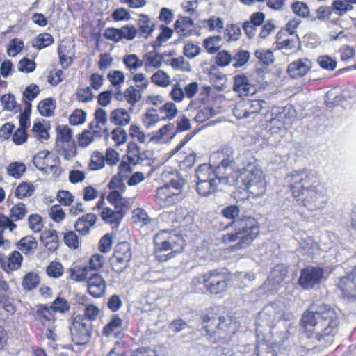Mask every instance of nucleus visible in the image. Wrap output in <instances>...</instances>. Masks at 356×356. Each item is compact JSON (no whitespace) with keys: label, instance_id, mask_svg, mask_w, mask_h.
<instances>
[{"label":"nucleus","instance_id":"1","mask_svg":"<svg viewBox=\"0 0 356 356\" xmlns=\"http://www.w3.org/2000/svg\"><path fill=\"white\" fill-rule=\"evenodd\" d=\"M284 181L293 197L308 210L321 212L326 207L329 197L319 172L308 169L293 170L286 175Z\"/></svg>","mask_w":356,"mask_h":356},{"label":"nucleus","instance_id":"2","mask_svg":"<svg viewBox=\"0 0 356 356\" xmlns=\"http://www.w3.org/2000/svg\"><path fill=\"white\" fill-rule=\"evenodd\" d=\"M302 325L308 337L321 340L334 337L338 331L339 319L337 311L329 305L313 303L301 318Z\"/></svg>","mask_w":356,"mask_h":356},{"label":"nucleus","instance_id":"3","mask_svg":"<svg viewBox=\"0 0 356 356\" xmlns=\"http://www.w3.org/2000/svg\"><path fill=\"white\" fill-rule=\"evenodd\" d=\"M232 167L234 168L232 175H237V182L240 179L252 197H260L266 193L265 175L250 154L244 153L235 157L233 153Z\"/></svg>","mask_w":356,"mask_h":356},{"label":"nucleus","instance_id":"4","mask_svg":"<svg viewBox=\"0 0 356 356\" xmlns=\"http://www.w3.org/2000/svg\"><path fill=\"white\" fill-rule=\"evenodd\" d=\"M240 213L239 208L236 205L225 207L222 211V216L227 219L233 220L236 232L229 234H222L221 238L224 243L236 242L234 249H244L248 247L259 233V227L254 218L247 217L236 219Z\"/></svg>","mask_w":356,"mask_h":356},{"label":"nucleus","instance_id":"5","mask_svg":"<svg viewBox=\"0 0 356 356\" xmlns=\"http://www.w3.org/2000/svg\"><path fill=\"white\" fill-rule=\"evenodd\" d=\"M233 150L230 148H223L221 151L212 154L211 159H220V162L215 168L209 164L200 165L196 170L197 180H200V173L205 174L207 179L205 181L211 182V179H220V182L228 185L237 184V175H232V158Z\"/></svg>","mask_w":356,"mask_h":356},{"label":"nucleus","instance_id":"6","mask_svg":"<svg viewBox=\"0 0 356 356\" xmlns=\"http://www.w3.org/2000/svg\"><path fill=\"white\" fill-rule=\"evenodd\" d=\"M294 318L290 312L286 310L285 306L280 302H274L266 305L259 312L255 325L256 332L263 333L265 331L273 332L275 329L281 332L286 330L287 323H291Z\"/></svg>","mask_w":356,"mask_h":356},{"label":"nucleus","instance_id":"7","mask_svg":"<svg viewBox=\"0 0 356 356\" xmlns=\"http://www.w3.org/2000/svg\"><path fill=\"white\" fill-rule=\"evenodd\" d=\"M161 178L165 183L156 190L158 202L163 207H168L182 201L185 197L183 192L185 181L177 172L164 171Z\"/></svg>","mask_w":356,"mask_h":356},{"label":"nucleus","instance_id":"8","mask_svg":"<svg viewBox=\"0 0 356 356\" xmlns=\"http://www.w3.org/2000/svg\"><path fill=\"white\" fill-rule=\"evenodd\" d=\"M202 319L206 323L207 339L213 343L227 342L238 329V323L229 316L216 318L212 314H206L202 316Z\"/></svg>","mask_w":356,"mask_h":356},{"label":"nucleus","instance_id":"9","mask_svg":"<svg viewBox=\"0 0 356 356\" xmlns=\"http://www.w3.org/2000/svg\"><path fill=\"white\" fill-rule=\"evenodd\" d=\"M154 243L156 252L171 250L172 252L166 255L168 258H171L183 250L184 240L174 231L161 230L154 236Z\"/></svg>","mask_w":356,"mask_h":356},{"label":"nucleus","instance_id":"10","mask_svg":"<svg viewBox=\"0 0 356 356\" xmlns=\"http://www.w3.org/2000/svg\"><path fill=\"white\" fill-rule=\"evenodd\" d=\"M192 283L194 285L203 284L211 293L218 294L227 289L228 279L224 273L213 270L195 277Z\"/></svg>","mask_w":356,"mask_h":356},{"label":"nucleus","instance_id":"11","mask_svg":"<svg viewBox=\"0 0 356 356\" xmlns=\"http://www.w3.org/2000/svg\"><path fill=\"white\" fill-rule=\"evenodd\" d=\"M72 341L76 344H86L91 339L92 325L81 315L73 319L70 328Z\"/></svg>","mask_w":356,"mask_h":356},{"label":"nucleus","instance_id":"12","mask_svg":"<svg viewBox=\"0 0 356 356\" xmlns=\"http://www.w3.org/2000/svg\"><path fill=\"white\" fill-rule=\"evenodd\" d=\"M266 105V102L261 99L242 100L235 105L233 114L238 119L254 118Z\"/></svg>","mask_w":356,"mask_h":356},{"label":"nucleus","instance_id":"13","mask_svg":"<svg viewBox=\"0 0 356 356\" xmlns=\"http://www.w3.org/2000/svg\"><path fill=\"white\" fill-rule=\"evenodd\" d=\"M337 286L343 298L350 300L356 298V266L350 273L339 278Z\"/></svg>","mask_w":356,"mask_h":356},{"label":"nucleus","instance_id":"14","mask_svg":"<svg viewBox=\"0 0 356 356\" xmlns=\"http://www.w3.org/2000/svg\"><path fill=\"white\" fill-rule=\"evenodd\" d=\"M33 162L39 170L50 173L58 167V158L50 152L40 151L33 157Z\"/></svg>","mask_w":356,"mask_h":356},{"label":"nucleus","instance_id":"15","mask_svg":"<svg viewBox=\"0 0 356 356\" xmlns=\"http://www.w3.org/2000/svg\"><path fill=\"white\" fill-rule=\"evenodd\" d=\"M323 277V270L322 268L308 267L302 270L299 284L302 288L309 289L318 284Z\"/></svg>","mask_w":356,"mask_h":356},{"label":"nucleus","instance_id":"16","mask_svg":"<svg viewBox=\"0 0 356 356\" xmlns=\"http://www.w3.org/2000/svg\"><path fill=\"white\" fill-rule=\"evenodd\" d=\"M232 89L240 97L253 95L257 90L255 85L252 84L244 74H238L234 76Z\"/></svg>","mask_w":356,"mask_h":356},{"label":"nucleus","instance_id":"17","mask_svg":"<svg viewBox=\"0 0 356 356\" xmlns=\"http://www.w3.org/2000/svg\"><path fill=\"white\" fill-rule=\"evenodd\" d=\"M89 293L95 298H99L106 293V284L102 275L93 273L87 280Z\"/></svg>","mask_w":356,"mask_h":356},{"label":"nucleus","instance_id":"18","mask_svg":"<svg viewBox=\"0 0 356 356\" xmlns=\"http://www.w3.org/2000/svg\"><path fill=\"white\" fill-rule=\"evenodd\" d=\"M22 261V255L18 251H13L9 256H6L3 252L0 254V266L6 273L18 270Z\"/></svg>","mask_w":356,"mask_h":356},{"label":"nucleus","instance_id":"19","mask_svg":"<svg viewBox=\"0 0 356 356\" xmlns=\"http://www.w3.org/2000/svg\"><path fill=\"white\" fill-rule=\"evenodd\" d=\"M312 67V61L302 58L291 63L288 65L287 72L292 78H300L307 74Z\"/></svg>","mask_w":356,"mask_h":356},{"label":"nucleus","instance_id":"20","mask_svg":"<svg viewBox=\"0 0 356 356\" xmlns=\"http://www.w3.org/2000/svg\"><path fill=\"white\" fill-rule=\"evenodd\" d=\"M97 216L92 213H88L79 217L74 223V228L82 236L89 234L90 229L97 222Z\"/></svg>","mask_w":356,"mask_h":356},{"label":"nucleus","instance_id":"21","mask_svg":"<svg viewBox=\"0 0 356 356\" xmlns=\"http://www.w3.org/2000/svg\"><path fill=\"white\" fill-rule=\"evenodd\" d=\"M138 38L147 39L153 33L155 23L152 18L148 15L140 14L137 20Z\"/></svg>","mask_w":356,"mask_h":356},{"label":"nucleus","instance_id":"22","mask_svg":"<svg viewBox=\"0 0 356 356\" xmlns=\"http://www.w3.org/2000/svg\"><path fill=\"white\" fill-rule=\"evenodd\" d=\"M170 218L172 222L177 223V226L182 227L185 229L193 222V216L184 207L177 208L170 214Z\"/></svg>","mask_w":356,"mask_h":356},{"label":"nucleus","instance_id":"23","mask_svg":"<svg viewBox=\"0 0 356 356\" xmlns=\"http://www.w3.org/2000/svg\"><path fill=\"white\" fill-rule=\"evenodd\" d=\"M286 274V268L282 264L277 265L271 270L265 284L271 286L272 290H275L284 281Z\"/></svg>","mask_w":356,"mask_h":356},{"label":"nucleus","instance_id":"24","mask_svg":"<svg viewBox=\"0 0 356 356\" xmlns=\"http://www.w3.org/2000/svg\"><path fill=\"white\" fill-rule=\"evenodd\" d=\"M208 177L205 174L200 173V180H197V191L201 196H207L213 193H215L220 182V179H211V182L205 181V179Z\"/></svg>","mask_w":356,"mask_h":356},{"label":"nucleus","instance_id":"25","mask_svg":"<svg viewBox=\"0 0 356 356\" xmlns=\"http://www.w3.org/2000/svg\"><path fill=\"white\" fill-rule=\"evenodd\" d=\"M60 62L63 68L67 67L74 56V46L70 42H63L58 48Z\"/></svg>","mask_w":356,"mask_h":356},{"label":"nucleus","instance_id":"26","mask_svg":"<svg viewBox=\"0 0 356 356\" xmlns=\"http://www.w3.org/2000/svg\"><path fill=\"white\" fill-rule=\"evenodd\" d=\"M285 108H273L271 112H267L265 115L266 121L269 122L272 127L276 126L277 128H282L286 122L284 120L286 118Z\"/></svg>","mask_w":356,"mask_h":356},{"label":"nucleus","instance_id":"27","mask_svg":"<svg viewBox=\"0 0 356 356\" xmlns=\"http://www.w3.org/2000/svg\"><path fill=\"white\" fill-rule=\"evenodd\" d=\"M142 99V93L134 86H128L124 91V100L129 105V111H132L136 104Z\"/></svg>","mask_w":356,"mask_h":356},{"label":"nucleus","instance_id":"28","mask_svg":"<svg viewBox=\"0 0 356 356\" xmlns=\"http://www.w3.org/2000/svg\"><path fill=\"white\" fill-rule=\"evenodd\" d=\"M40 241L51 251L55 250L58 246V236L53 229L43 231L40 235Z\"/></svg>","mask_w":356,"mask_h":356},{"label":"nucleus","instance_id":"29","mask_svg":"<svg viewBox=\"0 0 356 356\" xmlns=\"http://www.w3.org/2000/svg\"><path fill=\"white\" fill-rule=\"evenodd\" d=\"M193 27V22L188 17H180L175 23V31L183 36L190 35Z\"/></svg>","mask_w":356,"mask_h":356},{"label":"nucleus","instance_id":"30","mask_svg":"<svg viewBox=\"0 0 356 356\" xmlns=\"http://www.w3.org/2000/svg\"><path fill=\"white\" fill-rule=\"evenodd\" d=\"M111 122L118 126H125L129 124L131 117L129 113L124 108H117L113 111L110 115Z\"/></svg>","mask_w":356,"mask_h":356},{"label":"nucleus","instance_id":"31","mask_svg":"<svg viewBox=\"0 0 356 356\" xmlns=\"http://www.w3.org/2000/svg\"><path fill=\"white\" fill-rule=\"evenodd\" d=\"M200 25L209 31L220 33L223 29L224 23L221 18L213 15L208 19H202L200 22Z\"/></svg>","mask_w":356,"mask_h":356},{"label":"nucleus","instance_id":"32","mask_svg":"<svg viewBox=\"0 0 356 356\" xmlns=\"http://www.w3.org/2000/svg\"><path fill=\"white\" fill-rule=\"evenodd\" d=\"M122 62L126 68L130 71L131 73L136 72L143 65L144 63L143 60L136 54L124 55Z\"/></svg>","mask_w":356,"mask_h":356},{"label":"nucleus","instance_id":"33","mask_svg":"<svg viewBox=\"0 0 356 356\" xmlns=\"http://www.w3.org/2000/svg\"><path fill=\"white\" fill-rule=\"evenodd\" d=\"M1 106L3 111L17 113L21 111V107L17 104L15 97L12 94H6L1 97Z\"/></svg>","mask_w":356,"mask_h":356},{"label":"nucleus","instance_id":"34","mask_svg":"<svg viewBox=\"0 0 356 356\" xmlns=\"http://www.w3.org/2000/svg\"><path fill=\"white\" fill-rule=\"evenodd\" d=\"M54 42L53 36L47 32L38 34L33 40V47L37 49H42L50 45Z\"/></svg>","mask_w":356,"mask_h":356},{"label":"nucleus","instance_id":"35","mask_svg":"<svg viewBox=\"0 0 356 356\" xmlns=\"http://www.w3.org/2000/svg\"><path fill=\"white\" fill-rule=\"evenodd\" d=\"M176 159L179 163V165L181 170H186L191 168L195 163L196 160V155L195 153H190L187 156L184 153L177 152L176 153Z\"/></svg>","mask_w":356,"mask_h":356},{"label":"nucleus","instance_id":"36","mask_svg":"<svg viewBox=\"0 0 356 356\" xmlns=\"http://www.w3.org/2000/svg\"><path fill=\"white\" fill-rule=\"evenodd\" d=\"M56 108V101L53 98H47L39 102L38 110L39 113L46 117L54 115Z\"/></svg>","mask_w":356,"mask_h":356},{"label":"nucleus","instance_id":"37","mask_svg":"<svg viewBox=\"0 0 356 356\" xmlns=\"http://www.w3.org/2000/svg\"><path fill=\"white\" fill-rule=\"evenodd\" d=\"M38 246V242L32 236L22 238L18 243V248L24 254L33 252Z\"/></svg>","mask_w":356,"mask_h":356},{"label":"nucleus","instance_id":"38","mask_svg":"<svg viewBox=\"0 0 356 356\" xmlns=\"http://www.w3.org/2000/svg\"><path fill=\"white\" fill-rule=\"evenodd\" d=\"M124 191H111L108 195V200L113 204L121 207H128L130 204L131 199L124 197L122 193Z\"/></svg>","mask_w":356,"mask_h":356},{"label":"nucleus","instance_id":"39","mask_svg":"<svg viewBox=\"0 0 356 356\" xmlns=\"http://www.w3.org/2000/svg\"><path fill=\"white\" fill-rule=\"evenodd\" d=\"M147 71H152L160 67L162 65L160 57L154 51L147 53L143 60Z\"/></svg>","mask_w":356,"mask_h":356},{"label":"nucleus","instance_id":"40","mask_svg":"<svg viewBox=\"0 0 356 356\" xmlns=\"http://www.w3.org/2000/svg\"><path fill=\"white\" fill-rule=\"evenodd\" d=\"M221 40L220 35L210 36L204 40L203 46L209 54H213L220 49Z\"/></svg>","mask_w":356,"mask_h":356},{"label":"nucleus","instance_id":"41","mask_svg":"<svg viewBox=\"0 0 356 356\" xmlns=\"http://www.w3.org/2000/svg\"><path fill=\"white\" fill-rule=\"evenodd\" d=\"M113 256L130 261L132 256L130 244L127 242L119 243L115 248Z\"/></svg>","mask_w":356,"mask_h":356},{"label":"nucleus","instance_id":"42","mask_svg":"<svg viewBox=\"0 0 356 356\" xmlns=\"http://www.w3.org/2000/svg\"><path fill=\"white\" fill-rule=\"evenodd\" d=\"M151 81L160 87H167L170 84V76L163 70H158L151 76Z\"/></svg>","mask_w":356,"mask_h":356},{"label":"nucleus","instance_id":"43","mask_svg":"<svg viewBox=\"0 0 356 356\" xmlns=\"http://www.w3.org/2000/svg\"><path fill=\"white\" fill-rule=\"evenodd\" d=\"M105 163L104 155L101 152L95 151L91 154L88 168L91 170H99L104 167Z\"/></svg>","mask_w":356,"mask_h":356},{"label":"nucleus","instance_id":"44","mask_svg":"<svg viewBox=\"0 0 356 356\" xmlns=\"http://www.w3.org/2000/svg\"><path fill=\"white\" fill-rule=\"evenodd\" d=\"M250 58V54L245 50H239L232 56V65L235 68L241 67L248 63Z\"/></svg>","mask_w":356,"mask_h":356},{"label":"nucleus","instance_id":"45","mask_svg":"<svg viewBox=\"0 0 356 356\" xmlns=\"http://www.w3.org/2000/svg\"><path fill=\"white\" fill-rule=\"evenodd\" d=\"M299 43L300 41L297 35H291L289 38L281 41L277 40L276 42L277 47L284 51L295 49L299 46Z\"/></svg>","mask_w":356,"mask_h":356},{"label":"nucleus","instance_id":"46","mask_svg":"<svg viewBox=\"0 0 356 356\" xmlns=\"http://www.w3.org/2000/svg\"><path fill=\"white\" fill-rule=\"evenodd\" d=\"M26 169L25 165L22 162L11 163L6 168L8 175L15 179L20 178L25 172Z\"/></svg>","mask_w":356,"mask_h":356},{"label":"nucleus","instance_id":"47","mask_svg":"<svg viewBox=\"0 0 356 356\" xmlns=\"http://www.w3.org/2000/svg\"><path fill=\"white\" fill-rule=\"evenodd\" d=\"M70 277L76 282H83L87 278L88 268L86 266H75L70 269Z\"/></svg>","mask_w":356,"mask_h":356},{"label":"nucleus","instance_id":"48","mask_svg":"<svg viewBox=\"0 0 356 356\" xmlns=\"http://www.w3.org/2000/svg\"><path fill=\"white\" fill-rule=\"evenodd\" d=\"M35 191V187L31 183H20L15 189V195L19 198L30 197Z\"/></svg>","mask_w":356,"mask_h":356},{"label":"nucleus","instance_id":"49","mask_svg":"<svg viewBox=\"0 0 356 356\" xmlns=\"http://www.w3.org/2000/svg\"><path fill=\"white\" fill-rule=\"evenodd\" d=\"M101 217L106 222L111 225H118L120 223V214L108 207L103 209Z\"/></svg>","mask_w":356,"mask_h":356},{"label":"nucleus","instance_id":"50","mask_svg":"<svg viewBox=\"0 0 356 356\" xmlns=\"http://www.w3.org/2000/svg\"><path fill=\"white\" fill-rule=\"evenodd\" d=\"M201 53L200 47L195 42H188L183 47V54L188 59H194Z\"/></svg>","mask_w":356,"mask_h":356},{"label":"nucleus","instance_id":"51","mask_svg":"<svg viewBox=\"0 0 356 356\" xmlns=\"http://www.w3.org/2000/svg\"><path fill=\"white\" fill-rule=\"evenodd\" d=\"M216 114V112L212 107L204 106L197 112L194 120L197 123H203Z\"/></svg>","mask_w":356,"mask_h":356},{"label":"nucleus","instance_id":"52","mask_svg":"<svg viewBox=\"0 0 356 356\" xmlns=\"http://www.w3.org/2000/svg\"><path fill=\"white\" fill-rule=\"evenodd\" d=\"M107 79L113 86L119 88L125 81V75L120 70H112L107 74Z\"/></svg>","mask_w":356,"mask_h":356},{"label":"nucleus","instance_id":"53","mask_svg":"<svg viewBox=\"0 0 356 356\" xmlns=\"http://www.w3.org/2000/svg\"><path fill=\"white\" fill-rule=\"evenodd\" d=\"M27 214V209L24 204L19 203L14 205L10 209V219L17 221L23 219Z\"/></svg>","mask_w":356,"mask_h":356},{"label":"nucleus","instance_id":"54","mask_svg":"<svg viewBox=\"0 0 356 356\" xmlns=\"http://www.w3.org/2000/svg\"><path fill=\"white\" fill-rule=\"evenodd\" d=\"M140 148L135 143H129L127 145V156L130 163L136 165L138 163L140 155Z\"/></svg>","mask_w":356,"mask_h":356},{"label":"nucleus","instance_id":"55","mask_svg":"<svg viewBox=\"0 0 356 356\" xmlns=\"http://www.w3.org/2000/svg\"><path fill=\"white\" fill-rule=\"evenodd\" d=\"M40 88L38 85L32 83L28 86L22 94V100L24 103H31L40 93Z\"/></svg>","mask_w":356,"mask_h":356},{"label":"nucleus","instance_id":"56","mask_svg":"<svg viewBox=\"0 0 356 356\" xmlns=\"http://www.w3.org/2000/svg\"><path fill=\"white\" fill-rule=\"evenodd\" d=\"M159 111L161 114H165V118L168 120L174 119L178 113L177 106L171 102L165 103L159 108Z\"/></svg>","mask_w":356,"mask_h":356},{"label":"nucleus","instance_id":"57","mask_svg":"<svg viewBox=\"0 0 356 356\" xmlns=\"http://www.w3.org/2000/svg\"><path fill=\"white\" fill-rule=\"evenodd\" d=\"M111 266L112 269L119 273L124 272L128 267L130 261L115 256H112L111 258Z\"/></svg>","mask_w":356,"mask_h":356},{"label":"nucleus","instance_id":"58","mask_svg":"<svg viewBox=\"0 0 356 356\" xmlns=\"http://www.w3.org/2000/svg\"><path fill=\"white\" fill-rule=\"evenodd\" d=\"M160 120L156 111L154 108L148 109L143 119V122L147 128L154 127Z\"/></svg>","mask_w":356,"mask_h":356},{"label":"nucleus","instance_id":"59","mask_svg":"<svg viewBox=\"0 0 356 356\" xmlns=\"http://www.w3.org/2000/svg\"><path fill=\"white\" fill-rule=\"evenodd\" d=\"M32 132L34 137L38 140H47L49 137L46 127L40 122L34 123L32 128Z\"/></svg>","mask_w":356,"mask_h":356},{"label":"nucleus","instance_id":"60","mask_svg":"<svg viewBox=\"0 0 356 356\" xmlns=\"http://www.w3.org/2000/svg\"><path fill=\"white\" fill-rule=\"evenodd\" d=\"M63 266L60 262L52 261L47 267L46 272L49 277H60L63 273Z\"/></svg>","mask_w":356,"mask_h":356},{"label":"nucleus","instance_id":"61","mask_svg":"<svg viewBox=\"0 0 356 356\" xmlns=\"http://www.w3.org/2000/svg\"><path fill=\"white\" fill-rule=\"evenodd\" d=\"M40 282V278L38 274L35 273H29L26 274L22 281L23 286L29 290L35 288Z\"/></svg>","mask_w":356,"mask_h":356},{"label":"nucleus","instance_id":"62","mask_svg":"<svg viewBox=\"0 0 356 356\" xmlns=\"http://www.w3.org/2000/svg\"><path fill=\"white\" fill-rule=\"evenodd\" d=\"M255 56L265 65H269L273 63L274 57L273 51L269 49H257L255 51Z\"/></svg>","mask_w":356,"mask_h":356},{"label":"nucleus","instance_id":"63","mask_svg":"<svg viewBox=\"0 0 356 356\" xmlns=\"http://www.w3.org/2000/svg\"><path fill=\"white\" fill-rule=\"evenodd\" d=\"M24 48V42L22 40L15 38L10 40L7 48V53L10 56H17Z\"/></svg>","mask_w":356,"mask_h":356},{"label":"nucleus","instance_id":"64","mask_svg":"<svg viewBox=\"0 0 356 356\" xmlns=\"http://www.w3.org/2000/svg\"><path fill=\"white\" fill-rule=\"evenodd\" d=\"M317 61L323 69L327 71H332L337 67V61L327 55L319 56Z\"/></svg>","mask_w":356,"mask_h":356}]
</instances>
